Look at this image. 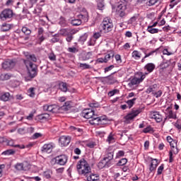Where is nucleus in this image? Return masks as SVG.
<instances>
[{"instance_id": "obj_63", "label": "nucleus", "mask_w": 181, "mask_h": 181, "mask_svg": "<svg viewBox=\"0 0 181 181\" xmlns=\"http://www.w3.org/2000/svg\"><path fill=\"white\" fill-rule=\"evenodd\" d=\"M100 37H101V35H100V33H94V35H93V37L94 39H95V40L100 38Z\"/></svg>"}, {"instance_id": "obj_23", "label": "nucleus", "mask_w": 181, "mask_h": 181, "mask_svg": "<svg viewBox=\"0 0 181 181\" xmlns=\"http://www.w3.org/2000/svg\"><path fill=\"white\" fill-rule=\"evenodd\" d=\"M166 111H168V119H177V115L175 113H173V111L171 110L170 107H168L166 108Z\"/></svg>"}, {"instance_id": "obj_44", "label": "nucleus", "mask_w": 181, "mask_h": 181, "mask_svg": "<svg viewBox=\"0 0 181 181\" xmlns=\"http://www.w3.org/2000/svg\"><path fill=\"white\" fill-rule=\"evenodd\" d=\"M158 87V86L156 84H154L153 86H151L147 90H146V93H151L152 92H155L156 91V88Z\"/></svg>"}, {"instance_id": "obj_36", "label": "nucleus", "mask_w": 181, "mask_h": 181, "mask_svg": "<svg viewBox=\"0 0 181 181\" xmlns=\"http://www.w3.org/2000/svg\"><path fill=\"white\" fill-rule=\"evenodd\" d=\"M136 100V98H133L132 100H128L126 103L128 105L129 109H132L134 107V105L135 104V101Z\"/></svg>"}, {"instance_id": "obj_11", "label": "nucleus", "mask_w": 181, "mask_h": 181, "mask_svg": "<svg viewBox=\"0 0 181 181\" xmlns=\"http://www.w3.org/2000/svg\"><path fill=\"white\" fill-rule=\"evenodd\" d=\"M16 60H6L2 64V66L4 69L6 70H11L13 69L16 65Z\"/></svg>"}, {"instance_id": "obj_5", "label": "nucleus", "mask_w": 181, "mask_h": 181, "mask_svg": "<svg viewBox=\"0 0 181 181\" xmlns=\"http://www.w3.org/2000/svg\"><path fill=\"white\" fill-rule=\"evenodd\" d=\"M28 71L29 76L31 78H33L37 76V66L33 62H26L25 64Z\"/></svg>"}, {"instance_id": "obj_3", "label": "nucleus", "mask_w": 181, "mask_h": 181, "mask_svg": "<svg viewBox=\"0 0 181 181\" xmlns=\"http://www.w3.org/2000/svg\"><path fill=\"white\" fill-rule=\"evenodd\" d=\"M78 173L80 175L88 176V174L91 172V168L88 162L84 158H81L76 165Z\"/></svg>"}, {"instance_id": "obj_30", "label": "nucleus", "mask_w": 181, "mask_h": 181, "mask_svg": "<svg viewBox=\"0 0 181 181\" xmlns=\"http://www.w3.org/2000/svg\"><path fill=\"white\" fill-rule=\"evenodd\" d=\"M73 29L71 28H62L61 30L60 33L61 35L66 37L69 33H73Z\"/></svg>"}, {"instance_id": "obj_43", "label": "nucleus", "mask_w": 181, "mask_h": 181, "mask_svg": "<svg viewBox=\"0 0 181 181\" xmlns=\"http://www.w3.org/2000/svg\"><path fill=\"white\" fill-rule=\"evenodd\" d=\"M48 58L51 62H56L57 60V56L53 52L48 54Z\"/></svg>"}, {"instance_id": "obj_41", "label": "nucleus", "mask_w": 181, "mask_h": 181, "mask_svg": "<svg viewBox=\"0 0 181 181\" xmlns=\"http://www.w3.org/2000/svg\"><path fill=\"white\" fill-rule=\"evenodd\" d=\"M21 31L23 33H24L26 35H29L32 33L31 30H30L28 27H23Z\"/></svg>"}, {"instance_id": "obj_42", "label": "nucleus", "mask_w": 181, "mask_h": 181, "mask_svg": "<svg viewBox=\"0 0 181 181\" xmlns=\"http://www.w3.org/2000/svg\"><path fill=\"white\" fill-rule=\"evenodd\" d=\"M128 163V160L127 158H122L121 160H119L117 163V165L118 166H124L127 163Z\"/></svg>"}, {"instance_id": "obj_7", "label": "nucleus", "mask_w": 181, "mask_h": 181, "mask_svg": "<svg viewBox=\"0 0 181 181\" xmlns=\"http://www.w3.org/2000/svg\"><path fill=\"white\" fill-rule=\"evenodd\" d=\"M69 157L66 155L62 154L54 158L55 164L61 166H64L67 163Z\"/></svg>"}, {"instance_id": "obj_45", "label": "nucleus", "mask_w": 181, "mask_h": 181, "mask_svg": "<svg viewBox=\"0 0 181 181\" xmlns=\"http://www.w3.org/2000/svg\"><path fill=\"white\" fill-rule=\"evenodd\" d=\"M11 78V75H9L8 74H2L0 76V79L1 81H6V80H9Z\"/></svg>"}, {"instance_id": "obj_49", "label": "nucleus", "mask_w": 181, "mask_h": 181, "mask_svg": "<svg viewBox=\"0 0 181 181\" xmlns=\"http://www.w3.org/2000/svg\"><path fill=\"white\" fill-rule=\"evenodd\" d=\"M115 59L116 61V63L117 64H121L122 63V58H121V55L119 54H116L115 56Z\"/></svg>"}, {"instance_id": "obj_18", "label": "nucleus", "mask_w": 181, "mask_h": 181, "mask_svg": "<svg viewBox=\"0 0 181 181\" xmlns=\"http://www.w3.org/2000/svg\"><path fill=\"white\" fill-rule=\"evenodd\" d=\"M25 57H26V59L23 61L24 64H26V62L29 63H32V62H36L37 61V58H36V56L35 54H26Z\"/></svg>"}, {"instance_id": "obj_25", "label": "nucleus", "mask_w": 181, "mask_h": 181, "mask_svg": "<svg viewBox=\"0 0 181 181\" xmlns=\"http://www.w3.org/2000/svg\"><path fill=\"white\" fill-rule=\"evenodd\" d=\"M71 32H73L71 33H69L66 37V42H71L73 40H74V35L78 33V30H72Z\"/></svg>"}, {"instance_id": "obj_60", "label": "nucleus", "mask_w": 181, "mask_h": 181, "mask_svg": "<svg viewBox=\"0 0 181 181\" xmlns=\"http://www.w3.org/2000/svg\"><path fill=\"white\" fill-rule=\"evenodd\" d=\"M115 68L114 65H110L107 67L105 68V73L109 72L110 71H112L113 69Z\"/></svg>"}, {"instance_id": "obj_31", "label": "nucleus", "mask_w": 181, "mask_h": 181, "mask_svg": "<svg viewBox=\"0 0 181 181\" xmlns=\"http://www.w3.org/2000/svg\"><path fill=\"white\" fill-rule=\"evenodd\" d=\"M180 2H181V0H170L169 4V9L174 8V7L177 6Z\"/></svg>"}, {"instance_id": "obj_19", "label": "nucleus", "mask_w": 181, "mask_h": 181, "mask_svg": "<svg viewBox=\"0 0 181 181\" xmlns=\"http://www.w3.org/2000/svg\"><path fill=\"white\" fill-rule=\"evenodd\" d=\"M72 107L71 102H66L64 105L61 107L60 110L64 112H69L71 110Z\"/></svg>"}, {"instance_id": "obj_6", "label": "nucleus", "mask_w": 181, "mask_h": 181, "mask_svg": "<svg viewBox=\"0 0 181 181\" xmlns=\"http://www.w3.org/2000/svg\"><path fill=\"white\" fill-rule=\"evenodd\" d=\"M13 16V11L12 9L6 8L4 9L0 14V18L2 21L11 20Z\"/></svg>"}, {"instance_id": "obj_64", "label": "nucleus", "mask_w": 181, "mask_h": 181, "mask_svg": "<svg viewBox=\"0 0 181 181\" xmlns=\"http://www.w3.org/2000/svg\"><path fill=\"white\" fill-rule=\"evenodd\" d=\"M41 136H42V134H41L35 133V134H33V139H37V138H39V137H41Z\"/></svg>"}, {"instance_id": "obj_24", "label": "nucleus", "mask_w": 181, "mask_h": 181, "mask_svg": "<svg viewBox=\"0 0 181 181\" xmlns=\"http://www.w3.org/2000/svg\"><path fill=\"white\" fill-rule=\"evenodd\" d=\"M141 53L138 51V50H134L132 52V57L134 59V60H139L141 58Z\"/></svg>"}, {"instance_id": "obj_28", "label": "nucleus", "mask_w": 181, "mask_h": 181, "mask_svg": "<svg viewBox=\"0 0 181 181\" xmlns=\"http://www.w3.org/2000/svg\"><path fill=\"white\" fill-rule=\"evenodd\" d=\"M157 162H158L157 159L152 160V162L151 163L150 168H149V170L151 171V173L153 172L158 167Z\"/></svg>"}, {"instance_id": "obj_58", "label": "nucleus", "mask_w": 181, "mask_h": 181, "mask_svg": "<svg viewBox=\"0 0 181 181\" xmlns=\"http://www.w3.org/2000/svg\"><path fill=\"white\" fill-rule=\"evenodd\" d=\"M68 52H69L70 53H78V49L76 47H69Z\"/></svg>"}, {"instance_id": "obj_15", "label": "nucleus", "mask_w": 181, "mask_h": 181, "mask_svg": "<svg viewBox=\"0 0 181 181\" xmlns=\"http://www.w3.org/2000/svg\"><path fill=\"white\" fill-rule=\"evenodd\" d=\"M54 147L55 145L53 143L46 144L42 147L41 151L42 153H50Z\"/></svg>"}, {"instance_id": "obj_51", "label": "nucleus", "mask_w": 181, "mask_h": 181, "mask_svg": "<svg viewBox=\"0 0 181 181\" xmlns=\"http://www.w3.org/2000/svg\"><path fill=\"white\" fill-rule=\"evenodd\" d=\"M59 41V35L58 34H56L54 35L53 38L51 40V42L56 43Z\"/></svg>"}, {"instance_id": "obj_2", "label": "nucleus", "mask_w": 181, "mask_h": 181, "mask_svg": "<svg viewBox=\"0 0 181 181\" xmlns=\"http://www.w3.org/2000/svg\"><path fill=\"white\" fill-rule=\"evenodd\" d=\"M129 1L127 0H120L117 7V15L122 19H125L129 13L128 9Z\"/></svg>"}, {"instance_id": "obj_10", "label": "nucleus", "mask_w": 181, "mask_h": 181, "mask_svg": "<svg viewBox=\"0 0 181 181\" xmlns=\"http://www.w3.org/2000/svg\"><path fill=\"white\" fill-rule=\"evenodd\" d=\"M140 113H141L140 109H136V110L132 109V112L124 117V119L126 121L132 120L134 119V118L138 117V115H139Z\"/></svg>"}, {"instance_id": "obj_32", "label": "nucleus", "mask_w": 181, "mask_h": 181, "mask_svg": "<svg viewBox=\"0 0 181 181\" xmlns=\"http://www.w3.org/2000/svg\"><path fill=\"white\" fill-rule=\"evenodd\" d=\"M99 180V176L97 174H90L87 177L88 181H98Z\"/></svg>"}, {"instance_id": "obj_35", "label": "nucleus", "mask_w": 181, "mask_h": 181, "mask_svg": "<svg viewBox=\"0 0 181 181\" xmlns=\"http://www.w3.org/2000/svg\"><path fill=\"white\" fill-rule=\"evenodd\" d=\"M115 134H113V133H110V134H109V136H107V141L109 144H112L115 142Z\"/></svg>"}, {"instance_id": "obj_14", "label": "nucleus", "mask_w": 181, "mask_h": 181, "mask_svg": "<svg viewBox=\"0 0 181 181\" xmlns=\"http://www.w3.org/2000/svg\"><path fill=\"white\" fill-rule=\"evenodd\" d=\"M144 75H142V76H141V78H133L132 79V81H130V83H128V86L130 88H133L134 86H138L139 85V83L141 82H142V81L144 80Z\"/></svg>"}, {"instance_id": "obj_9", "label": "nucleus", "mask_w": 181, "mask_h": 181, "mask_svg": "<svg viewBox=\"0 0 181 181\" xmlns=\"http://www.w3.org/2000/svg\"><path fill=\"white\" fill-rule=\"evenodd\" d=\"M180 152V149L178 148L177 146H173L170 148L169 151V163H173L174 162V155H178Z\"/></svg>"}, {"instance_id": "obj_12", "label": "nucleus", "mask_w": 181, "mask_h": 181, "mask_svg": "<svg viewBox=\"0 0 181 181\" xmlns=\"http://www.w3.org/2000/svg\"><path fill=\"white\" fill-rule=\"evenodd\" d=\"M69 129L76 136H81L83 134V129H80V127H78L77 126H70Z\"/></svg>"}, {"instance_id": "obj_47", "label": "nucleus", "mask_w": 181, "mask_h": 181, "mask_svg": "<svg viewBox=\"0 0 181 181\" xmlns=\"http://www.w3.org/2000/svg\"><path fill=\"white\" fill-rule=\"evenodd\" d=\"M16 153L15 151H13V149H8L7 151H5L2 153V155H14V153Z\"/></svg>"}, {"instance_id": "obj_33", "label": "nucleus", "mask_w": 181, "mask_h": 181, "mask_svg": "<svg viewBox=\"0 0 181 181\" xmlns=\"http://www.w3.org/2000/svg\"><path fill=\"white\" fill-rule=\"evenodd\" d=\"M11 29V24L8 23H3L1 25V31L2 32H7L9 31Z\"/></svg>"}, {"instance_id": "obj_29", "label": "nucleus", "mask_w": 181, "mask_h": 181, "mask_svg": "<svg viewBox=\"0 0 181 181\" xmlns=\"http://www.w3.org/2000/svg\"><path fill=\"white\" fill-rule=\"evenodd\" d=\"M58 88L62 92H67V90H68V87H67V83H64V82L59 83V84H58Z\"/></svg>"}, {"instance_id": "obj_17", "label": "nucleus", "mask_w": 181, "mask_h": 181, "mask_svg": "<svg viewBox=\"0 0 181 181\" xmlns=\"http://www.w3.org/2000/svg\"><path fill=\"white\" fill-rule=\"evenodd\" d=\"M111 166V162L107 161L105 158L100 160L98 164V168L101 170L104 168H110Z\"/></svg>"}, {"instance_id": "obj_21", "label": "nucleus", "mask_w": 181, "mask_h": 181, "mask_svg": "<svg viewBox=\"0 0 181 181\" xmlns=\"http://www.w3.org/2000/svg\"><path fill=\"white\" fill-rule=\"evenodd\" d=\"M139 49H141V52H143V53H144V54H145L144 59H146V58L150 57L151 56H153V54H154V53H157V51H158V49H156L154 51H151L147 54V50L145 48L141 47V48H139Z\"/></svg>"}, {"instance_id": "obj_56", "label": "nucleus", "mask_w": 181, "mask_h": 181, "mask_svg": "<svg viewBox=\"0 0 181 181\" xmlns=\"http://www.w3.org/2000/svg\"><path fill=\"white\" fill-rule=\"evenodd\" d=\"M160 0H148V6H155L156 4H158Z\"/></svg>"}, {"instance_id": "obj_40", "label": "nucleus", "mask_w": 181, "mask_h": 181, "mask_svg": "<svg viewBox=\"0 0 181 181\" xmlns=\"http://www.w3.org/2000/svg\"><path fill=\"white\" fill-rule=\"evenodd\" d=\"M11 95L9 93H5L4 94H3L1 97H0V100H3V101H8L9 100Z\"/></svg>"}, {"instance_id": "obj_38", "label": "nucleus", "mask_w": 181, "mask_h": 181, "mask_svg": "<svg viewBox=\"0 0 181 181\" xmlns=\"http://www.w3.org/2000/svg\"><path fill=\"white\" fill-rule=\"evenodd\" d=\"M79 68L81 69L82 70H86V69H90L91 66L90 65L86 63H80Z\"/></svg>"}, {"instance_id": "obj_8", "label": "nucleus", "mask_w": 181, "mask_h": 181, "mask_svg": "<svg viewBox=\"0 0 181 181\" xmlns=\"http://www.w3.org/2000/svg\"><path fill=\"white\" fill-rule=\"evenodd\" d=\"M44 111L49 112L52 114H57L59 112V107L56 105H45L43 106Z\"/></svg>"}, {"instance_id": "obj_4", "label": "nucleus", "mask_w": 181, "mask_h": 181, "mask_svg": "<svg viewBox=\"0 0 181 181\" xmlns=\"http://www.w3.org/2000/svg\"><path fill=\"white\" fill-rule=\"evenodd\" d=\"M100 28L104 33L111 32L114 28L112 20L109 17L104 18L100 24Z\"/></svg>"}, {"instance_id": "obj_48", "label": "nucleus", "mask_w": 181, "mask_h": 181, "mask_svg": "<svg viewBox=\"0 0 181 181\" xmlns=\"http://www.w3.org/2000/svg\"><path fill=\"white\" fill-rule=\"evenodd\" d=\"M153 131V127L151 125H148L147 127H145L143 130L144 134L150 133Z\"/></svg>"}, {"instance_id": "obj_57", "label": "nucleus", "mask_w": 181, "mask_h": 181, "mask_svg": "<svg viewBox=\"0 0 181 181\" xmlns=\"http://www.w3.org/2000/svg\"><path fill=\"white\" fill-rule=\"evenodd\" d=\"M163 170H164V165L161 164V165H160L158 168V175H162Z\"/></svg>"}, {"instance_id": "obj_46", "label": "nucleus", "mask_w": 181, "mask_h": 181, "mask_svg": "<svg viewBox=\"0 0 181 181\" xmlns=\"http://www.w3.org/2000/svg\"><path fill=\"white\" fill-rule=\"evenodd\" d=\"M88 37V35L87 33H85L83 35L81 36L78 41L81 43H83L87 40V38Z\"/></svg>"}, {"instance_id": "obj_34", "label": "nucleus", "mask_w": 181, "mask_h": 181, "mask_svg": "<svg viewBox=\"0 0 181 181\" xmlns=\"http://www.w3.org/2000/svg\"><path fill=\"white\" fill-rule=\"evenodd\" d=\"M114 158V152H109L107 154V156L104 158L109 163H111V160H113Z\"/></svg>"}, {"instance_id": "obj_13", "label": "nucleus", "mask_w": 181, "mask_h": 181, "mask_svg": "<svg viewBox=\"0 0 181 181\" xmlns=\"http://www.w3.org/2000/svg\"><path fill=\"white\" fill-rule=\"evenodd\" d=\"M151 117L155 119L158 123H160L163 119V115L158 111L151 112Z\"/></svg>"}, {"instance_id": "obj_37", "label": "nucleus", "mask_w": 181, "mask_h": 181, "mask_svg": "<svg viewBox=\"0 0 181 181\" xmlns=\"http://www.w3.org/2000/svg\"><path fill=\"white\" fill-rule=\"evenodd\" d=\"M15 169L18 171L25 170L23 163H16L15 165Z\"/></svg>"}, {"instance_id": "obj_62", "label": "nucleus", "mask_w": 181, "mask_h": 181, "mask_svg": "<svg viewBox=\"0 0 181 181\" xmlns=\"http://www.w3.org/2000/svg\"><path fill=\"white\" fill-rule=\"evenodd\" d=\"M95 44V40L93 38H90V40L88 42V46H94Z\"/></svg>"}, {"instance_id": "obj_27", "label": "nucleus", "mask_w": 181, "mask_h": 181, "mask_svg": "<svg viewBox=\"0 0 181 181\" xmlns=\"http://www.w3.org/2000/svg\"><path fill=\"white\" fill-rule=\"evenodd\" d=\"M70 23L73 26H80L82 24V20L81 18L71 19Z\"/></svg>"}, {"instance_id": "obj_22", "label": "nucleus", "mask_w": 181, "mask_h": 181, "mask_svg": "<svg viewBox=\"0 0 181 181\" xmlns=\"http://www.w3.org/2000/svg\"><path fill=\"white\" fill-rule=\"evenodd\" d=\"M156 69V65L153 63H148L144 66V69L146 70L148 73H152Z\"/></svg>"}, {"instance_id": "obj_16", "label": "nucleus", "mask_w": 181, "mask_h": 181, "mask_svg": "<svg viewBox=\"0 0 181 181\" xmlns=\"http://www.w3.org/2000/svg\"><path fill=\"white\" fill-rule=\"evenodd\" d=\"M71 142V137L69 136H62L59 137V144H61V146H68Z\"/></svg>"}, {"instance_id": "obj_59", "label": "nucleus", "mask_w": 181, "mask_h": 181, "mask_svg": "<svg viewBox=\"0 0 181 181\" xmlns=\"http://www.w3.org/2000/svg\"><path fill=\"white\" fill-rule=\"evenodd\" d=\"M89 106L91 108H98L100 105L98 103H92L89 104Z\"/></svg>"}, {"instance_id": "obj_39", "label": "nucleus", "mask_w": 181, "mask_h": 181, "mask_svg": "<svg viewBox=\"0 0 181 181\" xmlns=\"http://www.w3.org/2000/svg\"><path fill=\"white\" fill-rule=\"evenodd\" d=\"M147 31L151 34H156L159 32V30L158 28H153V27H151L150 25H148L147 28Z\"/></svg>"}, {"instance_id": "obj_55", "label": "nucleus", "mask_w": 181, "mask_h": 181, "mask_svg": "<svg viewBox=\"0 0 181 181\" xmlns=\"http://www.w3.org/2000/svg\"><path fill=\"white\" fill-rule=\"evenodd\" d=\"M125 152L124 151H119L116 154V158H119L122 156H124Z\"/></svg>"}, {"instance_id": "obj_54", "label": "nucleus", "mask_w": 181, "mask_h": 181, "mask_svg": "<svg viewBox=\"0 0 181 181\" xmlns=\"http://www.w3.org/2000/svg\"><path fill=\"white\" fill-rule=\"evenodd\" d=\"M42 11V8H36L35 10L33 11V14L39 16L41 13Z\"/></svg>"}, {"instance_id": "obj_61", "label": "nucleus", "mask_w": 181, "mask_h": 181, "mask_svg": "<svg viewBox=\"0 0 181 181\" xmlns=\"http://www.w3.org/2000/svg\"><path fill=\"white\" fill-rule=\"evenodd\" d=\"M178 141L173 140L172 142H170V148L175 147L177 146Z\"/></svg>"}, {"instance_id": "obj_26", "label": "nucleus", "mask_w": 181, "mask_h": 181, "mask_svg": "<svg viewBox=\"0 0 181 181\" xmlns=\"http://www.w3.org/2000/svg\"><path fill=\"white\" fill-rule=\"evenodd\" d=\"M14 144H15V142L13 140L7 141L8 146H12L14 148H19L21 149H23L25 148V146L24 145H19V144L15 145Z\"/></svg>"}, {"instance_id": "obj_1", "label": "nucleus", "mask_w": 181, "mask_h": 181, "mask_svg": "<svg viewBox=\"0 0 181 181\" xmlns=\"http://www.w3.org/2000/svg\"><path fill=\"white\" fill-rule=\"evenodd\" d=\"M82 116L87 119H91V124L105 125L108 124V119L106 116L98 117L92 109L83 110Z\"/></svg>"}, {"instance_id": "obj_52", "label": "nucleus", "mask_w": 181, "mask_h": 181, "mask_svg": "<svg viewBox=\"0 0 181 181\" xmlns=\"http://www.w3.org/2000/svg\"><path fill=\"white\" fill-rule=\"evenodd\" d=\"M28 94L30 97H35V88H30L28 90Z\"/></svg>"}, {"instance_id": "obj_50", "label": "nucleus", "mask_w": 181, "mask_h": 181, "mask_svg": "<svg viewBox=\"0 0 181 181\" xmlns=\"http://www.w3.org/2000/svg\"><path fill=\"white\" fill-rule=\"evenodd\" d=\"M52 174V172L49 170L44 172V177H45L47 179L51 178V175Z\"/></svg>"}, {"instance_id": "obj_20", "label": "nucleus", "mask_w": 181, "mask_h": 181, "mask_svg": "<svg viewBox=\"0 0 181 181\" xmlns=\"http://www.w3.org/2000/svg\"><path fill=\"white\" fill-rule=\"evenodd\" d=\"M107 83L109 85H112L117 82V76H114L112 74L109 75V76H107Z\"/></svg>"}, {"instance_id": "obj_53", "label": "nucleus", "mask_w": 181, "mask_h": 181, "mask_svg": "<svg viewBox=\"0 0 181 181\" xmlns=\"http://www.w3.org/2000/svg\"><path fill=\"white\" fill-rule=\"evenodd\" d=\"M119 93V90H117V89H114L112 91H110L108 93H107V95H109V97H112L113 95H115L116 93Z\"/></svg>"}]
</instances>
